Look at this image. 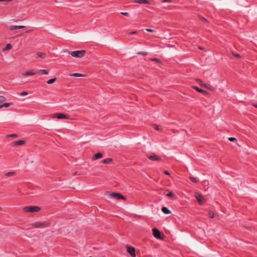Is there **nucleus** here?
Here are the masks:
<instances>
[{
  "instance_id": "obj_1",
  "label": "nucleus",
  "mask_w": 257,
  "mask_h": 257,
  "mask_svg": "<svg viewBox=\"0 0 257 257\" xmlns=\"http://www.w3.org/2000/svg\"><path fill=\"white\" fill-rule=\"evenodd\" d=\"M50 225L48 221H37L32 224V226L35 228H43L47 227Z\"/></svg>"
},
{
  "instance_id": "obj_2",
  "label": "nucleus",
  "mask_w": 257,
  "mask_h": 257,
  "mask_svg": "<svg viewBox=\"0 0 257 257\" xmlns=\"http://www.w3.org/2000/svg\"><path fill=\"white\" fill-rule=\"evenodd\" d=\"M41 208L37 206H27L23 208V210L25 212H37L40 210Z\"/></svg>"
},
{
  "instance_id": "obj_3",
  "label": "nucleus",
  "mask_w": 257,
  "mask_h": 257,
  "mask_svg": "<svg viewBox=\"0 0 257 257\" xmlns=\"http://www.w3.org/2000/svg\"><path fill=\"white\" fill-rule=\"evenodd\" d=\"M85 50L74 51L70 53V55L74 57L81 58L84 56Z\"/></svg>"
},
{
  "instance_id": "obj_4",
  "label": "nucleus",
  "mask_w": 257,
  "mask_h": 257,
  "mask_svg": "<svg viewBox=\"0 0 257 257\" xmlns=\"http://www.w3.org/2000/svg\"><path fill=\"white\" fill-rule=\"evenodd\" d=\"M109 197L111 198L116 199L117 200L120 199H125V198L123 196H122L121 194L118 193H110L109 194Z\"/></svg>"
},
{
  "instance_id": "obj_5",
  "label": "nucleus",
  "mask_w": 257,
  "mask_h": 257,
  "mask_svg": "<svg viewBox=\"0 0 257 257\" xmlns=\"http://www.w3.org/2000/svg\"><path fill=\"white\" fill-rule=\"evenodd\" d=\"M52 117L57 118L58 119H67L68 116L64 113H55L52 114Z\"/></svg>"
},
{
  "instance_id": "obj_6",
  "label": "nucleus",
  "mask_w": 257,
  "mask_h": 257,
  "mask_svg": "<svg viewBox=\"0 0 257 257\" xmlns=\"http://www.w3.org/2000/svg\"><path fill=\"white\" fill-rule=\"evenodd\" d=\"M147 156L150 160L153 161H160L161 160L159 156L155 155L154 153H152L151 155L147 154Z\"/></svg>"
},
{
  "instance_id": "obj_7",
  "label": "nucleus",
  "mask_w": 257,
  "mask_h": 257,
  "mask_svg": "<svg viewBox=\"0 0 257 257\" xmlns=\"http://www.w3.org/2000/svg\"><path fill=\"white\" fill-rule=\"evenodd\" d=\"M199 84L201 86L204 87V88H207L209 90H210L211 91H213L215 89L214 87H213L212 86H211V85L208 84H206V83L203 82V81L201 80H199Z\"/></svg>"
},
{
  "instance_id": "obj_8",
  "label": "nucleus",
  "mask_w": 257,
  "mask_h": 257,
  "mask_svg": "<svg viewBox=\"0 0 257 257\" xmlns=\"http://www.w3.org/2000/svg\"><path fill=\"white\" fill-rule=\"evenodd\" d=\"M126 248L127 251L130 253V254L132 257L136 256L135 249L134 247L129 246V245H127Z\"/></svg>"
},
{
  "instance_id": "obj_9",
  "label": "nucleus",
  "mask_w": 257,
  "mask_h": 257,
  "mask_svg": "<svg viewBox=\"0 0 257 257\" xmlns=\"http://www.w3.org/2000/svg\"><path fill=\"white\" fill-rule=\"evenodd\" d=\"M153 234L155 237L158 239L161 238V233L160 231L156 228L152 229Z\"/></svg>"
},
{
  "instance_id": "obj_10",
  "label": "nucleus",
  "mask_w": 257,
  "mask_h": 257,
  "mask_svg": "<svg viewBox=\"0 0 257 257\" xmlns=\"http://www.w3.org/2000/svg\"><path fill=\"white\" fill-rule=\"evenodd\" d=\"M37 73H38L37 71L32 69V70H30L29 71L26 72L25 73H23V74L24 76H29V75H35Z\"/></svg>"
},
{
  "instance_id": "obj_11",
  "label": "nucleus",
  "mask_w": 257,
  "mask_h": 257,
  "mask_svg": "<svg viewBox=\"0 0 257 257\" xmlns=\"http://www.w3.org/2000/svg\"><path fill=\"white\" fill-rule=\"evenodd\" d=\"M24 28H25V26H10L9 27V29L11 31H13L15 30L20 29Z\"/></svg>"
},
{
  "instance_id": "obj_12",
  "label": "nucleus",
  "mask_w": 257,
  "mask_h": 257,
  "mask_svg": "<svg viewBox=\"0 0 257 257\" xmlns=\"http://www.w3.org/2000/svg\"><path fill=\"white\" fill-rule=\"evenodd\" d=\"M197 201L199 202L200 204L202 203V201L203 200V197L200 194L196 193L195 195Z\"/></svg>"
},
{
  "instance_id": "obj_13",
  "label": "nucleus",
  "mask_w": 257,
  "mask_h": 257,
  "mask_svg": "<svg viewBox=\"0 0 257 257\" xmlns=\"http://www.w3.org/2000/svg\"><path fill=\"white\" fill-rule=\"evenodd\" d=\"M134 2L140 4H150V2L148 0H135Z\"/></svg>"
},
{
  "instance_id": "obj_14",
  "label": "nucleus",
  "mask_w": 257,
  "mask_h": 257,
  "mask_svg": "<svg viewBox=\"0 0 257 257\" xmlns=\"http://www.w3.org/2000/svg\"><path fill=\"white\" fill-rule=\"evenodd\" d=\"M162 211L165 214H169L171 213V211L166 207H163L162 208Z\"/></svg>"
},
{
  "instance_id": "obj_15",
  "label": "nucleus",
  "mask_w": 257,
  "mask_h": 257,
  "mask_svg": "<svg viewBox=\"0 0 257 257\" xmlns=\"http://www.w3.org/2000/svg\"><path fill=\"white\" fill-rule=\"evenodd\" d=\"M25 142L23 140H19L18 141L14 142L13 143V146L23 145L25 144Z\"/></svg>"
},
{
  "instance_id": "obj_16",
  "label": "nucleus",
  "mask_w": 257,
  "mask_h": 257,
  "mask_svg": "<svg viewBox=\"0 0 257 257\" xmlns=\"http://www.w3.org/2000/svg\"><path fill=\"white\" fill-rule=\"evenodd\" d=\"M102 157V155L101 153H97L95 154L93 157V160H95Z\"/></svg>"
},
{
  "instance_id": "obj_17",
  "label": "nucleus",
  "mask_w": 257,
  "mask_h": 257,
  "mask_svg": "<svg viewBox=\"0 0 257 257\" xmlns=\"http://www.w3.org/2000/svg\"><path fill=\"white\" fill-rule=\"evenodd\" d=\"M70 76H73V77H82V76H84V75L81 73H74L71 74L70 75Z\"/></svg>"
},
{
  "instance_id": "obj_18",
  "label": "nucleus",
  "mask_w": 257,
  "mask_h": 257,
  "mask_svg": "<svg viewBox=\"0 0 257 257\" xmlns=\"http://www.w3.org/2000/svg\"><path fill=\"white\" fill-rule=\"evenodd\" d=\"M193 88L195 89L196 90H197L198 92H201V93H206V91L202 89H200L199 87L197 86H194Z\"/></svg>"
},
{
  "instance_id": "obj_19",
  "label": "nucleus",
  "mask_w": 257,
  "mask_h": 257,
  "mask_svg": "<svg viewBox=\"0 0 257 257\" xmlns=\"http://www.w3.org/2000/svg\"><path fill=\"white\" fill-rule=\"evenodd\" d=\"M12 46L11 44H7L6 46L3 48V51H6L12 49Z\"/></svg>"
},
{
  "instance_id": "obj_20",
  "label": "nucleus",
  "mask_w": 257,
  "mask_h": 257,
  "mask_svg": "<svg viewBox=\"0 0 257 257\" xmlns=\"http://www.w3.org/2000/svg\"><path fill=\"white\" fill-rule=\"evenodd\" d=\"M12 104H13L12 103H5L0 105V108H2L3 107H8L9 106H10L11 105H12Z\"/></svg>"
},
{
  "instance_id": "obj_21",
  "label": "nucleus",
  "mask_w": 257,
  "mask_h": 257,
  "mask_svg": "<svg viewBox=\"0 0 257 257\" xmlns=\"http://www.w3.org/2000/svg\"><path fill=\"white\" fill-rule=\"evenodd\" d=\"M112 161L111 158H106L102 160V163L104 164H108Z\"/></svg>"
},
{
  "instance_id": "obj_22",
  "label": "nucleus",
  "mask_w": 257,
  "mask_h": 257,
  "mask_svg": "<svg viewBox=\"0 0 257 257\" xmlns=\"http://www.w3.org/2000/svg\"><path fill=\"white\" fill-rule=\"evenodd\" d=\"M56 80V77H54V78H51L49 80H48L47 82V83L48 84H52L53 83H54Z\"/></svg>"
},
{
  "instance_id": "obj_23",
  "label": "nucleus",
  "mask_w": 257,
  "mask_h": 257,
  "mask_svg": "<svg viewBox=\"0 0 257 257\" xmlns=\"http://www.w3.org/2000/svg\"><path fill=\"white\" fill-rule=\"evenodd\" d=\"M37 55L41 58H44L46 57V54L43 52H38Z\"/></svg>"
},
{
  "instance_id": "obj_24",
  "label": "nucleus",
  "mask_w": 257,
  "mask_h": 257,
  "mask_svg": "<svg viewBox=\"0 0 257 257\" xmlns=\"http://www.w3.org/2000/svg\"><path fill=\"white\" fill-rule=\"evenodd\" d=\"M38 73L41 72L42 74L47 75L49 73V71L47 70L40 69L39 71H37Z\"/></svg>"
},
{
  "instance_id": "obj_25",
  "label": "nucleus",
  "mask_w": 257,
  "mask_h": 257,
  "mask_svg": "<svg viewBox=\"0 0 257 257\" xmlns=\"http://www.w3.org/2000/svg\"><path fill=\"white\" fill-rule=\"evenodd\" d=\"M137 54H140V55H142L144 56H147L148 54V53L147 52H144V51L138 52H137Z\"/></svg>"
},
{
  "instance_id": "obj_26",
  "label": "nucleus",
  "mask_w": 257,
  "mask_h": 257,
  "mask_svg": "<svg viewBox=\"0 0 257 257\" xmlns=\"http://www.w3.org/2000/svg\"><path fill=\"white\" fill-rule=\"evenodd\" d=\"M15 173L14 172H10L6 173L5 175L8 177H11Z\"/></svg>"
},
{
  "instance_id": "obj_27",
  "label": "nucleus",
  "mask_w": 257,
  "mask_h": 257,
  "mask_svg": "<svg viewBox=\"0 0 257 257\" xmlns=\"http://www.w3.org/2000/svg\"><path fill=\"white\" fill-rule=\"evenodd\" d=\"M166 195L167 196L170 197H173L174 196V194L173 193V192L170 191H169L168 193H167Z\"/></svg>"
},
{
  "instance_id": "obj_28",
  "label": "nucleus",
  "mask_w": 257,
  "mask_h": 257,
  "mask_svg": "<svg viewBox=\"0 0 257 257\" xmlns=\"http://www.w3.org/2000/svg\"><path fill=\"white\" fill-rule=\"evenodd\" d=\"M208 216L210 218H213L214 217V213L212 211H210L208 212Z\"/></svg>"
},
{
  "instance_id": "obj_29",
  "label": "nucleus",
  "mask_w": 257,
  "mask_h": 257,
  "mask_svg": "<svg viewBox=\"0 0 257 257\" xmlns=\"http://www.w3.org/2000/svg\"><path fill=\"white\" fill-rule=\"evenodd\" d=\"M190 179L193 182L197 183L198 182V180L196 178L190 177Z\"/></svg>"
},
{
  "instance_id": "obj_30",
  "label": "nucleus",
  "mask_w": 257,
  "mask_h": 257,
  "mask_svg": "<svg viewBox=\"0 0 257 257\" xmlns=\"http://www.w3.org/2000/svg\"><path fill=\"white\" fill-rule=\"evenodd\" d=\"M5 100H6V98L4 96H0V103L5 101Z\"/></svg>"
},
{
  "instance_id": "obj_31",
  "label": "nucleus",
  "mask_w": 257,
  "mask_h": 257,
  "mask_svg": "<svg viewBox=\"0 0 257 257\" xmlns=\"http://www.w3.org/2000/svg\"><path fill=\"white\" fill-rule=\"evenodd\" d=\"M18 135L16 134H11L7 136V137L17 138Z\"/></svg>"
},
{
  "instance_id": "obj_32",
  "label": "nucleus",
  "mask_w": 257,
  "mask_h": 257,
  "mask_svg": "<svg viewBox=\"0 0 257 257\" xmlns=\"http://www.w3.org/2000/svg\"><path fill=\"white\" fill-rule=\"evenodd\" d=\"M228 140L231 141V142H234V141H236V138H234V137H230L228 138Z\"/></svg>"
},
{
  "instance_id": "obj_33",
  "label": "nucleus",
  "mask_w": 257,
  "mask_h": 257,
  "mask_svg": "<svg viewBox=\"0 0 257 257\" xmlns=\"http://www.w3.org/2000/svg\"><path fill=\"white\" fill-rule=\"evenodd\" d=\"M232 55L233 56H234L235 57L238 58L240 57V56L239 54H238L237 53H234V52H232Z\"/></svg>"
},
{
  "instance_id": "obj_34",
  "label": "nucleus",
  "mask_w": 257,
  "mask_h": 257,
  "mask_svg": "<svg viewBox=\"0 0 257 257\" xmlns=\"http://www.w3.org/2000/svg\"><path fill=\"white\" fill-rule=\"evenodd\" d=\"M146 31H147V32H151V33H153V32H155V30H154L153 29H146Z\"/></svg>"
},
{
  "instance_id": "obj_35",
  "label": "nucleus",
  "mask_w": 257,
  "mask_h": 257,
  "mask_svg": "<svg viewBox=\"0 0 257 257\" xmlns=\"http://www.w3.org/2000/svg\"><path fill=\"white\" fill-rule=\"evenodd\" d=\"M137 33V31H132V32H130L128 33V35H133V34H135Z\"/></svg>"
},
{
  "instance_id": "obj_36",
  "label": "nucleus",
  "mask_w": 257,
  "mask_h": 257,
  "mask_svg": "<svg viewBox=\"0 0 257 257\" xmlns=\"http://www.w3.org/2000/svg\"><path fill=\"white\" fill-rule=\"evenodd\" d=\"M28 94V92L26 91H23L21 93V95L22 96H25Z\"/></svg>"
},
{
  "instance_id": "obj_37",
  "label": "nucleus",
  "mask_w": 257,
  "mask_h": 257,
  "mask_svg": "<svg viewBox=\"0 0 257 257\" xmlns=\"http://www.w3.org/2000/svg\"><path fill=\"white\" fill-rule=\"evenodd\" d=\"M152 60L153 61H155L157 63H160L161 62L160 60L158 59V58H154V59H152Z\"/></svg>"
},
{
  "instance_id": "obj_38",
  "label": "nucleus",
  "mask_w": 257,
  "mask_h": 257,
  "mask_svg": "<svg viewBox=\"0 0 257 257\" xmlns=\"http://www.w3.org/2000/svg\"><path fill=\"white\" fill-rule=\"evenodd\" d=\"M162 3H171L172 0H162Z\"/></svg>"
},
{
  "instance_id": "obj_39",
  "label": "nucleus",
  "mask_w": 257,
  "mask_h": 257,
  "mask_svg": "<svg viewBox=\"0 0 257 257\" xmlns=\"http://www.w3.org/2000/svg\"><path fill=\"white\" fill-rule=\"evenodd\" d=\"M120 14L124 16H128V14L127 12H121Z\"/></svg>"
},
{
  "instance_id": "obj_40",
  "label": "nucleus",
  "mask_w": 257,
  "mask_h": 257,
  "mask_svg": "<svg viewBox=\"0 0 257 257\" xmlns=\"http://www.w3.org/2000/svg\"><path fill=\"white\" fill-rule=\"evenodd\" d=\"M154 128L156 130H160L159 126L157 125L154 124Z\"/></svg>"
},
{
  "instance_id": "obj_41",
  "label": "nucleus",
  "mask_w": 257,
  "mask_h": 257,
  "mask_svg": "<svg viewBox=\"0 0 257 257\" xmlns=\"http://www.w3.org/2000/svg\"><path fill=\"white\" fill-rule=\"evenodd\" d=\"M200 18L201 20H203L204 21H205V22L207 21V20L205 18H204V17H203L202 16H200Z\"/></svg>"
},
{
  "instance_id": "obj_42",
  "label": "nucleus",
  "mask_w": 257,
  "mask_h": 257,
  "mask_svg": "<svg viewBox=\"0 0 257 257\" xmlns=\"http://www.w3.org/2000/svg\"><path fill=\"white\" fill-rule=\"evenodd\" d=\"M164 173L166 174V175H170V173L168 171H164Z\"/></svg>"
},
{
  "instance_id": "obj_43",
  "label": "nucleus",
  "mask_w": 257,
  "mask_h": 257,
  "mask_svg": "<svg viewBox=\"0 0 257 257\" xmlns=\"http://www.w3.org/2000/svg\"><path fill=\"white\" fill-rule=\"evenodd\" d=\"M12 0H0V2H11L12 1Z\"/></svg>"
},
{
  "instance_id": "obj_44",
  "label": "nucleus",
  "mask_w": 257,
  "mask_h": 257,
  "mask_svg": "<svg viewBox=\"0 0 257 257\" xmlns=\"http://www.w3.org/2000/svg\"><path fill=\"white\" fill-rule=\"evenodd\" d=\"M31 31H32V30H28V31H27L26 32V33H30V32H31Z\"/></svg>"
},
{
  "instance_id": "obj_45",
  "label": "nucleus",
  "mask_w": 257,
  "mask_h": 257,
  "mask_svg": "<svg viewBox=\"0 0 257 257\" xmlns=\"http://www.w3.org/2000/svg\"><path fill=\"white\" fill-rule=\"evenodd\" d=\"M253 106L255 108H257V104H253Z\"/></svg>"
}]
</instances>
